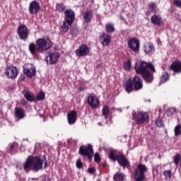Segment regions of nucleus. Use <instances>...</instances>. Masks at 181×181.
<instances>
[{
	"label": "nucleus",
	"mask_w": 181,
	"mask_h": 181,
	"mask_svg": "<svg viewBox=\"0 0 181 181\" xmlns=\"http://www.w3.org/2000/svg\"><path fill=\"white\" fill-rule=\"evenodd\" d=\"M96 181H102L100 179H97Z\"/></svg>",
	"instance_id": "53"
},
{
	"label": "nucleus",
	"mask_w": 181,
	"mask_h": 181,
	"mask_svg": "<svg viewBox=\"0 0 181 181\" xmlns=\"http://www.w3.org/2000/svg\"><path fill=\"white\" fill-rule=\"evenodd\" d=\"M18 69L16 66H10L6 68V70L5 71V74L9 78L14 79L18 76Z\"/></svg>",
	"instance_id": "17"
},
{
	"label": "nucleus",
	"mask_w": 181,
	"mask_h": 181,
	"mask_svg": "<svg viewBox=\"0 0 181 181\" xmlns=\"http://www.w3.org/2000/svg\"><path fill=\"white\" fill-rule=\"evenodd\" d=\"M177 111L176 107H170L167 110V115L168 117H173Z\"/></svg>",
	"instance_id": "35"
},
{
	"label": "nucleus",
	"mask_w": 181,
	"mask_h": 181,
	"mask_svg": "<svg viewBox=\"0 0 181 181\" xmlns=\"http://www.w3.org/2000/svg\"><path fill=\"white\" fill-rule=\"evenodd\" d=\"M59 54L57 52H49L47 53L46 57L45 59L47 64H56L58 60L59 59Z\"/></svg>",
	"instance_id": "11"
},
{
	"label": "nucleus",
	"mask_w": 181,
	"mask_h": 181,
	"mask_svg": "<svg viewBox=\"0 0 181 181\" xmlns=\"http://www.w3.org/2000/svg\"><path fill=\"white\" fill-rule=\"evenodd\" d=\"M170 69L175 73H181V62L179 60H175L170 65Z\"/></svg>",
	"instance_id": "23"
},
{
	"label": "nucleus",
	"mask_w": 181,
	"mask_h": 181,
	"mask_svg": "<svg viewBox=\"0 0 181 181\" xmlns=\"http://www.w3.org/2000/svg\"><path fill=\"white\" fill-rule=\"evenodd\" d=\"M44 161L39 156H29L23 163V170L28 173L31 170L38 172L43 168Z\"/></svg>",
	"instance_id": "2"
},
{
	"label": "nucleus",
	"mask_w": 181,
	"mask_h": 181,
	"mask_svg": "<svg viewBox=\"0 0 181 181\" xmlns=\"http://www.w3.org/2000/svg\"><path fill=\"white\" fill-rule=\"evenodd\" d=\"M120 19L122 20V21H124V20H125V18L123 17L122 16H120Z\"/></svg>",
	"instance_id": "51"
},
{
	"label": "nucleus",
	"mask_w": 181,
	"mask_h": 181,
	"mask_svg": "<svg viewBox=\"0 0 181 181\" xmlns=\"http://www.w3.org/2000/svg\"><path fill=\"white\" fill-rule=\"evenodd\" d=\"M151 23H153L155 25L161 26V25L163 23V19H162L161 16L155 14L151 16Z\"/></svg>",
	"instance_id": "24"
},
{
	"label": "nucleus",
	"mask_w": 181,
	"mask_h": 181,
	"mask_svg": "<svg viewBox=\"0 0 181 181\" xmlns=\"http://www.w3.org/2000/svg\"><path fill=\"white\" fill-rule=\"evenodd\" d=\"M35 98L37 100H43L45 99V93L42 91H40V93H38Z\"/></svg>",
	"instance_id": "38"
},
{
	"label": "nucleus",
	"mask_w": 181,
	"mask_h": 181,
	"mask_svg": "<svg viewBox=\"0 0 181 181\" xmlns=\"http://www.w3.org/2000/svg\"><path fill=\"white\" fill-rule=\"evenodd\" d=\"M156 124L158 127H163L164 126L163 122L160 118L156 120Z\"/></svg>",
	"instance_id": "43"
},
{
	"label": "nucleus",
	"mask_w": 181,
	"mask_h": 181,
	"mask_svg": "<svg viewBox=\"0 0 181 181\" xmlns=\"http://www.w3.org/2000/svg\"><path fill=\"white\" fill-rule=\"evenodd\" d=\"M70 34H71L73 37H75V36L78 35V30L77 29L74 28V29L71 30Z\"/></svg>",
	"instance_id": "44"
},
{
	"label": "nucleus",
	"mask_w": 181,
	"mask_h": 181,
	"mask_svg": "<svg viewBox=\"0 0 181 181\" xmlns=\"http://www.w3.org/2000/svg\"><path fill=\"white\" fill-rule=\"evenodd\" d=\"M67 120L69 124H74L77 120V112L75 110L70 111L67 114Z\"/></svg>",
	"instance_id": "20"
},
{
	"label": "nucleus",
	"mask_w": 181,
	"mask_h": 181,
	"mask_svg": "<svg viewBox=\"0 0 181 181\" xmlns=\"http://www.w3.org/2000/svg\"><path fill=\"white\" fill-rule=\"evenodd\" d=\"M95 172V168H89L88 169V173L89 174H93Z\"/></svg>",
	"instance_id": "48"
},
{
	"label": "nucleus",
	"mask_w": 181,
	"mask_h": 181,
	"mask_svg": "<svg viewBox=\"0 0 181 181\" xmlns=\"http://www.w3.org/2000/svg\"><path fill=\"white\" fill-rule=\"evenodd\" d=\"M105 30L107 33H114L116 30L113 24L109 23L105 25Z\"/></svg>",
	"instance_id": "32"
},
{
	"label": "nucleus",
	"mask_w": 181,
	"mask_h": 181,
	"mask_svg": "<svg viewBox=\"0 0 181 181\" xmlns=\"http://www.w3.org/2000/svg\"><path fill=\"white\" fill-rule=\"evenodd\" d=\"M87 103L88 106L93 109L97 108L100 103L99 98L93 93L88 95Z\"/></svg>",
	"instance_id": "10"
},
{
	"label": "nucleus",
	"mask_w": 181,
	"mask_h": 181,
	"mask_svg": "<svg viewBox=\"0 0 181 181\" xmlns=\"http://www.w3.org/2000/svg\"><path fill=\"white\" fill-rule=\"evenodd\" d=\"M155 51L156 48L153 43L149 42L147 45L144 46V52L146 54H152Z\"/></svg>",
	"instance_id": "25"
},
{
	"label": "nucleus",
	"mask_w": 181,
	"mask_h": 181,
	"mask_svg": "<svg viewBox=\"0 0 181 181\" xmlns=\"http://www.w3.org/2000/svg\"><path fill=\"white\" fill-rule=\"evenodd\" d=\"M43 158H44V163H45L44 168H47L48 167V164H47V160L46 156H43Z\"/></svg>",
	"instance_id": "47"
},
{
	"label": "nucleus",
	"mask_w": 181,
	"mask_h": 181,
	"mask_svg": "<svg viewBox=\"0 0 181 181\" xmlns=\"http://www.w3.org/2000/svg\"><path fill=\"white\" fill-rule=\"evenodd\" d=\"M76 55L78 57H86L90 54V49L87 45H81L78 49L75 51Z\"/></svg>",
	"instance_id": "16"
},
{
	"label": "nucleus",
	"mask_w": 181,
	"mask_h": 181,
	"mask_svg": "<svg viewBox=\"0 0 181 181\" xmlns=\"http://www.w3.org/2000/svg\"><path fill=\"white\" fill-rule=\"evenodd\" d=\"M24 98L29 102H34L35 100V93H32L29 90H23L22 92Z\"/></svg>",
	"instance_id": "21"
},
{
	"label": "nucleus",
	"mask_w": 181,
	"mask_h": 181,
	"mask_svg": "<svg viewBox=\"0 0 181 181\" xmlns=\"http://www.w3.org/2000/svg\"><path fill=\"white\" fill-rule=\"evenodd\" d=\"M76 166L78 169L83 168V163L81 158L78 159L76 163Z\"/></svg>",
	"instance_id": "41"
},
{
	"label": "nucleus",
	"mask_w": 181,
	"mask_h": 181,
	"mask_svg": "<svg viewBox=\"0 0 181 181\" xmlns=\"http://www.w3.org/2000/svg\"><path fill=\"white\" fill-rule=\"evenodd\" d=\"M76 18L75 12L71 9H67L64 11V20L61 25V31L66 33L69 30V27L72 26Z\"/></svg>",
	"instance_id": "3"
},
{
	"label": "nucleus",
	"mask_w": 181,
	"mask_h": 181,
	"mask_svg": "<svg viewBox=\"0 0 181 181\" xmlns=\"http://www.w3.org/2000/svg\"><path fill=\"white\" fill-rule=\"evenodd\" d=\"M170 76L168 74L167 72L162 73L161 76H160V84H163L165 82L168 81L170 79Z\"/></svg>",
	"instance_id": "29"
},
{
	"label": "nucleus",
	"mask_w": 181,
	"mask_h": 181,
	"mask_svg": "<svg viewBox=\"0 0 181 181\" xmlns=\"http://www.w3.org/2000/svg\"><path fill=\"white\" fill-rule=\"evenodd\" d=\"M141 75L142 78L147 83H151L154 80L153 74L152 72H151L149 70L146 71L145 73H144Z\"/></svg>",
	"instance_id": "18"
},
{
	"label": "nucleus",
	"mask_w": 181,
	"mask_h": 181,
	"mask_svg": "<svg viewBox=\"0 0 181 181\" xmlns=\"http://www.w3.org/2000/svg\"><path fill=\"white\" fill-rule=\"evenodd\" d=\"M180 166H181V158H180Z\"/></svg>",
	"instance_id": "54"
},
{
	"label": "nucleus",
	"mask_w": 181,
	"mask_h": 181,
	"mask_svg": "<svg viewBox=\"0 0 181 181\" xmlns=\"http://www.w3.org/2000/svg\"><path fill=\"white\" fill-rule=\"evenodd\" d=\"M66 6L63 3H59L56 4V11L60 13H62L66 10Z\"/></svg>",
	"instance_id": "30"
},
{
	"label": "nucleus",
	"mask_w": 181,
	"mask_h": 181,
	"mask_svg": "<svg viewBox=\"0 0 181 181\" xmlns=\"http://www.w3.org/2000/svg\"><path fill=\"white\" fill-rule=\"evenodd\" d=\"M23 74L29 78H32L36 74L35 66L32 64H25L23 66Z\"/></svg>",
	"instance_id": "9"
},
{
	"label": "nucleus",
	"mask_w": 181,
	"mask_h": 181,
	"mask_svg": "<svg viewBox=\"0 0 181 181\" xmlns=\"http://www.w3.org/2000/svg\"><path fill=\"white\" fill-rule=\"evenodd\" d=\"M148 168L144 164H139L137 168L134 171L136 181H144L146 179L145 173Z\"/></svg>",
	"instance_id": "7"
},
{
	"label": "nucleus",
	"mask_w": 181,
	"mask_h": 181,
	"mask_svg": "<svg viewBox=\"0 0 181 181\" xmlns=\"http://www.w3.org/2000/svg\"><path fill=\"white\" fill-rule=\"evenodd\" d=\"M126 177V175L123 173L117 172L115 174L113 177V180L115 181H124V178Z\"/></svg>",
	"instance_id": "28"
},
{
	"label": "nucleus",
	"mask_w": 181,
	"mask_h": 181,
	"mask_svg": "<svg viewBox=\"0 0 181 181\" xmlns=\"http://www.w3.org/2000/svg\"><path fill=\"white\" fill-rule=\"evenodd\" d=\"M132 81L134 86V91H138L143 89L144 81L141 78L136 76L132 79Z\"/></svg>",
	"instance_id": "14"
},
{
	"label": "nucleus",
	"mask_w": 181,
	"mask_h": 181,
	"mask_svg": "<svg viewBox=\"0 0 181 181\" xmlns=\"http://www.w3.org/2000/svg\"><path fill=\"white\" fill-rule=\"evenodd\" d=\"M175 136H178L181 135V124H177L174 129Z\"/></svg>",
	"instance_id": "37"
},
{
	"label": "nucleus",
	"mask_w": 181,
	"mask_h": 181,
	"mask_svg": "<svg viewBox=\"0 0 181 181\" xmlns=\"http://www.w3.org/2000/svg\"><path fill=\"white\" fill-rule=\"evenodd\" d=\"M118 164L123 167L124 168H127V169L131 168V164L129 160L127 158V157L123 153L118 154V158L117 159Z\"/></svg>",
	"instance_id": "13"
},
{
	"label": "nucleus",
	"mask_w": 181,
	"mask_h": 181,
	"mask_svg": "<svg viewBox=\"0 0 181 181\" xmlns=\"http://www.w3.org/2000/svg\"><path fill=\"white\" fill-rule=\"evenodd\" d=\"M180 160H181V155L180 153H176V155L174 156V160H173L175 165H178Z\"/></svg>",
	"instance_id": "39"
},
{
	"label": "nucleus",
	"mask_w": 181,
	"mask_h": 181,
	"mask_svg": "<svg viewBox=\"0 0 181 181\" xmlns=\"http://www.w3.org/2000/svg\"><path fill=\"white\" fill-rule=\"evenodd\" d=\"M148 7L151 10L152 13H157V5L156 3H150L148 4Z\"/></svg>",
	"instance_id": "34"
},
{
	"label": "nucleus",
	"mask_w": 181,
	"mask_h": 181,
	"mask_svg": "<svg viewBox=\"0 0 181 181\" xmlns=\"http://www.w3.org/2000/svg\"><path fill=\"white\" fill-rule=\"evenodd\" d=\"M148 69L153 73L156 72L155 66L153 65L152 63H147L146 62L139 61L135 64L134 70L136 71V74H137L141 75L144 73L148 71Z\"/></svg>",
	"instance_id": "4"
},
{
	"label": "nucleus",
	"mask_w": 181,
	"mask_h": 181,
	"mask_svg": "<svg viewBox=\"0 0 181 181\" xmlns=\"http://www.w3.org/2000/svg\"><path fill=\"white\" fill-rule=\"evenodd\" d=\"M163 175L165 177V178L171 179L172 178V171L171 170H165L163 171Z\"/></svg>",
	"instance_id": "40"
},
{
	"label": "nucleus",
	"mask_w": 181,
	"mask_h": 181,
	"mask_svg": "<svg viewBox=\"0 0 181 181\" xmlns=\"http://www.w3.org/2000/svg\"><path fill=\"white\" fill-rule=\"evenodd\" d=\"M128 47L133 52H137L140 49V42L136 38L129 40L127 42Z\"/></svg>",
	"instance_id": "15"
},
{
	"label": "nucleus",
	"mask_w": 181,
	"mask_h": 181,
	"mask_svg": "<svg viewBox=\"0 0 181 181\" xmlns=\"http://www.w3.org/2000/svg\"><path fill=\"white\" fill-rule=\"evenodd\" d=\"M94 161L97 163H100L101 158L99 153H95L94 154Z\"/></svg>",
	"instance_id": "42"
},
{
	"label": "nucleus",
	"mask_w": 181,
	"mask_h": 181,
	"mask_svg": "<svg viewBox=\"0 0 181 181\" xmlns=\"http://www.w3.org/2000/svg\"><path fill=\"white\" fill-rule=\"evenodd\" d=\"M16 33L21 40L25 41L28 38L29 30L25 25H20Z\"/></svg>",
	"instance_id": "8"
},
{
	"label": "nucleus",
	"mask_w": 181,
	"mask_h": 181,
	"mask_svg": "<svg viewBox=\"0 0 181 181\" xmlns=\"http://www.w3.org/2000/svg\"><path fill=\"white\" fill-rule=\"evenodd\" d=\"M123 66L125 71H130L132 69V61L130 59L127 60V62L124 63Z\"/></svg>",
	"instance_id": "36"
},
{
	"label": "nucleus",
	"mask_w": 181,
	"mask_h": 181,
	"mask_svg": "<svg viewBox=\"0 0 181 181\" xmlns=\"http://www.w3.org/2000/svg\"><path fill=\"white\" fill-rule=\"evenodd\" d=\"M16 148V143H13V144H10L9 145V151L11 152V153H12L13 152V150L14 149Z\"/></svg>",
	"instance_id": "46"
},
{
	"label": "nucleus",
	"mask_w": 181,
	"mask_h": 181,
	"mask_svg": "<svg viewBox=\"0 0 181 181\" xmlns=\"http://www.w3.org/2000/svg\"><path fill=\"white\" fill-rule=\"evenodd\" d=\"M103 115L105 117V119L108 117L110 113V108L108 106H104L102 110Z\"/></svg>",
	"instance_id": "33"
},
{
	"label": "nucleus",
	"mask_w": 181,
	"mask_h": 181,
	"mask_svg": "<svg viewBox=\"0 0 181 181\" xmlns=\"http://www.w3.org/2000/svg\"><path fill=\"white\" fill-rule=\"evenodd\" d=\"M41 11V6L39 2L37 1H33L30 3L28 6V11L30 14L37 15Z\"/></svg>",
	"instance_id": "12"
},
{
	"label": "nucleus",
	"mask_w": 181,
	"mask_h": 181,
	"mask_svg": "<svg viewBox=\"0 0 181 181\" xmlns=\"http://www.w3.org/2000/svg\"><path fill=\"white\" fill-rule=\"evenodd\" d=\"M173 5L177 7L181 8V0H174Z\"/></svg>",
	"instance_id": "45"
},
{
	"label": "nucleus",
	"mask_w": 181,
	"mask_h": 181,
	"mask_svg": "<svg viewBox=\"0 0 181 181\" xmlns=\"http://www.w3.org/2000/svg\"><path fill=\"white\" fill-rule=\"evenodd\" d=\"M94 153L93 146L91 144H88L87 146H81L78 150V153L81 156L86 157L89 161H92Z\"/></svg>",
	"instance_id": "6"
},
{
	"label": "nucleus",
	"mask_w": 181,
	"mask_h": 181,
	"mask_svg": "<svg viewBox=\"0 0 181 181\" xmlns=\"http://www.w3.org/2000/svg\"><path fill=\"white\" fill-rule=\"evenodd\" d=\"M99 38L103 46H108L111 42V37L109 35H106L105 32L102 33Z\"/></svg>",
	"instance_id": "19"
},
{
	"label": "nucleus",
	"mask_w": 181,
	"mask_h": 181,
	"mask_svg": "<svg viewBox=\"0 0 181 181\" xmlns=\"http://www.w3.org/2000/svg\"><path fill=\"white\" fill-rule=\"evenodd\" d=\"M42 181H47L46 178H44Z\"/></svg>",
	"instance_id": "52"
},
{
	"label": "nucleus",
	"mask_w": 181,
	"mask_h": 181,
	"mask_svg": "<svg viewBox=\"0 0 181 181\" xmlns=\"http://www.w3.org/2000/svg\"><path fill=\"white\" fill-rule=\"evenodd\" d=\"M124 90L128 93H130L131 92L135 90L132 79L129 78L127 81H126L125 83L124 84Z\"/></svg>",
	"instance_id": "22"
},
{
	"label": "nucleus",
	"mask_w": 181,
	"mask_h": 181,
	"mask_svg": "<svg viewBox=\"0 0 181 181\" xmlns=\"http://www.w3.org/2000/svg\"><path fill=\"white\" fill-rule=\"evenodd\" d=\"M15 115L18 119H23L25 117V111L21 107L15 108Z\"/></svg>",
	"instance_id": "26"
},
{
	"label": "nucleus",
	"mask_w": 181,
	"mask_h": 181,
	"mask_svg": "<svg viewBox=\"0 0 181 181\" xmlns=\"http://www.w3.org/2000/svg\"><path fill=\"white\" fill-rule=\"evenodd\" d=\"M101 165H102L103 168H105L107 164L106 163H103V164H101Z\"/></svg>",
	"instance_id": "50"
},
{
	"label": "nucleus",
	"mask_w": 181,
	"mask_h": 181,
	"mask_svg": "<svg viewBox=\"0 0 181 181\" xmlns=\"http://www.w3.org/2000/svg\"><path fill=\"white\" fill-rule=\"evenodd\" d=\"M93 17V11H91L85 12V13L83 16L84 22L86 23L91 22Z\"/></svg>",
	"instance_id": "27"
},
{
	"label": "nucleus",
	"mask_w": 181,
	"mask_h": 181,
	"mask_svg": "<svg viewBox=\"0 0 181 181\" xmlns=\"http://www.w3.org/2000/svg\"><path fill=\"white\" fill-rule=\"evenodd\" d=\"M25 76L24 75H21L19 77L20 81H25Z\"/></svg>",
	"instance_id": "49"
},
{
	"label": "nucleus",
	"mask_w": 181,
	"mask_h": 181,
	"mask_svg": "<svg viewBox=\"0 0 181 181\" xmlns=\"http://www.w3.org/2000/svg\"><path fill=\"white\" fill-rule=\"evenodd\" d=\"M35 44L32 42L28 45V50L33 56H37V53H43L45 51H48L53 46V42L48 37L36 40Z\"/></svg>",
	"instance_id": "1"
},
{
	"label": "nucleus",
	"mask_w": 181,
	"mask_h": 181,
	"mask_svg": "<svg viewBox=\"0 0 181 181\" xmlns=\"http://www.w3.org/2000/svg\"><path fill=\"white\" fill-rule=\"evenodd\" d=\"M132 119L137 124H143L150 121L149 115L146 112H132Z\"/></svg>",
	"instance_id": "5"
},
{
	"label": "nucleus",
	"mask_w": 181,
	"mask_h": 181,
	"mask_svg": "<svg viewBox=\"0 0 181 181\" xmlns=\"http://www.w3.org/2000/svg\"><path fill=\"white\" fill-rule=\"evenodd\" d=\"M109 158L112 161H116L119 158V154H117V151H111L109 153Z\"/></svg>",
	"instance_id": "31"
}]
</instances>
